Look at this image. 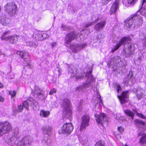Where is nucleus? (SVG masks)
<instances>
[{
	"label": "nucleus",
	"mask_w": 146,
	"mask_h": 146,
	"mask_svg": "<svg viewBox=\"0 0 146 146\" xmlns=\"http://www.w3.org/2000/svg\"><path fill=\"white\" fill-rule=\"evenodd\" d=\"M5 100V98L2 96H0V102H3Z\"/></svg>",
	"instance_id": "obj_52"
},
{
	"label": "nucleus",
	"mask_w": 146,
	"mask_h": 146,
	"mask_svg": "<svg viewBox=\"0 0 146 146\" xmlns=\"http://www.w3.org/2000/svg\"><path fill=\"white\" fill-rule=\"evenodd\" d=\"M131 40V38L129 37H123L121 38L119 42L112 48L111 52H113L118 49L120 46L122 45L125 46L127 44L128 45L126 48H124L123 49L124 55L126 57H129L133 53L135 50L134 45L133 44L128 42Z\"/></svg>",
	"instance_id": "obj_1"
},
{
	"label": "nucleus",
	"mask_w": 146,
	"mask_h": 146,
	"mask_svg": "<svg viewBox=\"0 0 146 146\" xmlns=\"http://www.w3.org/2000/svg\"><path fill=\"white\" fill-rule=\"evenodd\" d=\"M118 130L121 133H122L124 131V129L121 126H120L118 127Z\"/></svg>",
	"instance_id": "obj_46"
},
{
	"label": "nucleus",
	"mask_w": 146,
	"mask_h": 146,
	"mask_svg": "<svg viewBox=\"0 0 146 146\" xmlns=\"http://www.w3.org/2000/svg\"><path fill=\"white\" fill-rule=\"evenodd\" d=\"M137 115L141 118L146 119V117L141 113H137Z\"/></svg>",
	"instance_id": "obj_43"
},
{
	"label": "nucleus",
	"mask_w": 146,
	"mask_h": 146,
	"mask_svg": "<svg viewBox=\"0 0 146 146\" xmlns=\"http://www.w3.org/2000/svg\"><path fill=\"white\" fill-rule=\"evenodd\" d=\"M129 92V91H123L122 92L121 96L118 95V97L122 104L126 102L125 98H127Z\"/></svg>",
	"instance_id": "obj_18"
},
{
	"label": "nucleus",
	"mask_w": 146,
	"mask_h": 146,
	"mask_svg": "<svg viewBox=\"0 0 146 146\" xmlns=\"http://www.w3.org/2000/svg\"><path fill=\"white\" fill-rule=\"evenodd\" d=\"M73 129V127L71 123H64L61 129L59 131L60 134H63L66 136L70 135Z\"/></svg>",
	"instance_id": "obj_6"
},
{
	"label": "nucleus",
	"mask_w": 146,
	"mask_h": 146,
	"mask_svg": "<svg viewBox=\"0 0 146 146\" xmlns=\"http://www.w3.org/2000/svg\"><path fill=\"white\" fill-rule=\"evenodd\" d=\"M56 42H54L51 45L52 47L55 46L56 45Z\"/></svg>",
	"instance_id": "obj_54"
},
{
	"label": "nucleus",
	"mask_w": 146,
	"mask_h": 146,
	"mask_svg": "<svg viewBox=\"0 0 146 146\" xmlns=\"http://www.w3.org/2000/svg\"><path fill=\"white\" fill-rule=\"evenodd\" d=\"M141 8L139 12L143 15L146 17V0H143L140 5Z\"/></svg>",
	"instance_id": "obj_17"
},
{
	"label": "nucleus",
	"mask_w": 146,
	"mask_h": 146,
	"mask_svg": "<svg viewBox=\"0 0 146 146\" xmlns=\"http://www.w3.org/2000/svg\"><path fill=\"white\" fill-rule=\"evenodd\" d=\"M68 72L71 74V77L73 78L75 76L76 80L79 79H83L84 77L83 74H79L78 75H77L78 72L77 69L73 65L71 66L69 68Z\"/></svg>",
	"instance_id": "obj_8"
},
{
	"label": "nucleus",
	"mask_w": 146,
	"mask_h": 146,
	"mask_svg": "<svg viewBox=\"0 0 146 146\" xmlns=\"http://www.w3.org/2000/svg\"><path fill=\"white\" fill-rule=\"evenodd\" d=\"M96 118V120L98 124H101L103 125V124L104 122H106L107 121V118L106 115L104 113H100L99 115L97 114H95Z\"/></svg>",
	"instance_id": "obj_13"
},
{
	"label": "nucleus",
	"mask_w": 146,
	"mask_h": 146,
	"mask_svg": "<svg viewBox=\"0 0 146 146\" xmlns=\"http://www.w3.org/2000/svg\"><path fill=\"white\" fill-rule=\"evenodd\" d=\"M91 85V81L87 82L85 83L84 84L82 85H80V86L77 87L76 88V90H77L80 91V90H83L85 88L90 87Z\"/></svg>",
	"instance_id": "obj_26"
},
{
	"label": "nucleus",
	"mask_w": 146,
	"mask_h": 146,
	"mask_svg": "<svg viewBox=\"0 0 146 146\" xmlns=\"http://www.w3.org/2000/svg\"><path fill=\"white\" fill-rule=\"evenodd\" d=\"M137 1V0H127V1L128 4L133 5Z\"/></svg>",
	"instance_id": "obj_42"
},
{
	"label": "nucleus",
	"mask_w": 146,
	"mask_h": 146,
	"mask_svg": "<svg viewBox=\"0 0 146 146\" xmlns=\"http://www.w3.org/2000/svg\"><path fill=\"white\" fill-rule=\"evenodd\" d=\"M145 91V89L140 86H138L133 90V92L135 93L136 96L138 100H141L143 97Z\"/></svg>",
	"instance_id": "obj_10"
},
{
	"label": "nucleus",
	"mask_w": 146,
	"mask_h": 146,
	"mask_svg": "<svg viewBox=\"0 0 146 146\" xmlns=\"http://www.w3.org/2000/svg\"><path fill=\"white\" fill-rule=\"evenodd\" d=\"M85 76L86 77H89V79H90L91 81H92L93 80V77H92L91 75V72H88L87 73Z\"/></svg>",
	"instance_id": "obj_38"
},
{
	"label": "nucleus",
	"mask_w": 146,
	"mask_h": 146,
	"mask_svg": "<svg viewBox=\"0 0 146 146\" xmlns=\"http://www.w3.org/2000/svg\"><path fill=\"white\" fill-rule=\"evenodd\" d=\"M42 142L45 146H50L51 145V140L48 137H45L44 139L42 140Z\"/></svg>",
	"instance_id": "obj_27"
},
{
	"label": "nucleus",
	"mask_w": 146,
	"mask_h": 146,
	"mask_svg": "<svg viewBox=\"0 0 146 146\" xmlns=\"http://www.w3.org/2000/svg\"><path fill=\"white\" fill-rule=\"evenodd\" d=\"M133 111L134 113H136L137 115V113H138L137 112V111L136 109H133Z\"/></svg>",
	"instance_id": "obj_55"
},
{
	"label": "nucleus",
	"mask_w": 146,
	"mask_h": 146,
	"mask_svg": "<svg viewBox=\"0 0 146 146\" xmlns=\"http://www.w3.org/2000/svg\"><path fill=\"white\" fill-rule=\"evenodd\" d=\"M23 109V106L21 105L18 106L17 108L15 109V111L16 112H20L22 111Z\"/></svg>",
	"instance_id": "obj_36"
},
{
	"label": "nucleus",
	"mask_w": 146,
	"mask_h": 146,
	"mask_svg": "<svg viewBox=\"0 0 146 146\" xmlns=\"http://www.w3.org/2000/svg\"><path fill=\"white\" fill-rule=\"evenodd\" d=\"M0 23L2 25L6 26L10 22V20L7 18L5 15H2L0 16Z\"/></svg>",
	"instance_id": "obj_20"
},
{
	"label": "nucleus",
	"mask_w": 146,
	"mask_h": 146,
	"mask_svg": "<svg viewBox=\"0 0 146 146\" xmlns=\"http://www.w3.org/2000/svg\"><path fill=\"white\" fill-rule=\"evenodd\" d=\"M99 15L97 14H95L93 15L92 17V19L94 22L98 21L99 18Z\"/></svg>",
	"instance_id": "obj_35"
},
{
	"label": "nucleus",
	"mask_w": 146,
	"mask_h": 146,
	"mask_svg": "<svg viewBox=\"0 0 146 146\" xmlns=\"http://www.w3.org/2000/svg\"><path fill=\"white\" fill-rule=\"evenodd\" d=\"M2 54L1 53V51L0 50V55H1Z\"/></svg>",
	"instance_id": "obj_59"
},
{
	"label": "nucleus",
	"mask_w": 146,
	"mask_h": 146,
	"mask_svg": "<svg viewBox=\"0 0 146 146\" xmlns=\"http://www.w3.org/2000/svg\"><path fill=\"white\" fill-rule=\"evenodd\" d=\"M56 90L55 88H53V89L51 90L49 93V94L50 95H52L53 94V93H56Z\"/></svg>",
	"instance_id": "obj_44"
},
{
	"label": "nucleus",
	"mask_w": 146,
	"mask_h": 146,
	"mask_svg": "<svg viewBox=\"0 0 146 146\" xmlns=\"http://www.w3.org/2000/svg\"><path fill=\"white\" fill-rule=\"evenodd\" d=\"M124 120H125V119H123L122 120L123 121Z\"/></svg>",
	"instance_id": "obj_63"
},
{
	"label": "nucleus",
	"mask_w": 146,
	"mask_h": 146,
	"mask_svg": "<svg viewBox=\"0 0 146 146\" xmlns=\"http://www.w3.org/2000/svg\"><path fill=\"white\" fill-rule=\"evenodd\" d=\"M52 127L48 125H45L42 127L43 132L48 135H50L52 133Z\"/></svg>",
	"instance_id": "obj_24"
},
{
	"label": "nucleus",
	"mask_w": 146,
	"mask_h": 146,
	"mask_svg": "<svg viewBox=\"0 0 146 146\" xmlns=\"http://www.w3.org/2000/svg\"><path fill=\"white\" fill-rule=\"evenodd\" d=\"M119 1V0H115L112 5L110 11L111 14L115 13L118 7Z\"/></svg>",
	"instance_id": "obj_22"
},
{
	"label": "nucleus",
	"mask_w": 146,
	"mask_h": 146,
	"mask_svg": "<svg viewBox=\"0 0 146 146\" xmlns=\"http://www.w3.org/2000/svg\"><path fill=\"white\" fill-rule=\"evenodd\" d=\"M18 54L21 56V58L23 59L24 61L27 62L26 65H24L25 68L26 66H28L29 68H31V65L29 63V54L28 52H23L18 51L17 52Z\"/></svg>",
	"instance_id": "obj_14"
},
{
	"label": "nucleus",
	"mask_w": 146,
	"mask_h": 146,
	"mask_svg": "<svg viewBox=\"0 0 146 146\" xmlns=\"http://www.w3.org/2000/svg\"><path fill=\"white\" fill-rule=\"evenodd\" d=\"M96 146H105L104 143L102 140L96 143Z\"/></svg>",
	"instance_id": "obj_40"
},
{
	"label": "nucleus",
	"mask_w": 146,
	"mask_h": 146,
	"mask_svg": "<svg viewBox=\"0 0 146 146\" xmlns=\"http://www.w3.org/2000/svg\"><path fill=\"white\" fill-rule=\"evenodd\" d=\"M63 105L64 109L63 115L64 116L66 117H69L71 116L72 111L70 109V102L69 100L67 98L64 99L63 101Z\"/></svg>",
	"instance_id": "obj_5"
},
{
	"label": "nucleus",
	"mask_w": 146,
	"mask_h": 146,
	"mask_svg": "<svg viewBox=\"0 0 146 146\" xmlns=\"http://www.w3.org/2000/svg\"><path fill=\"white\" fill-rule=\"evenodd\" d=\"M139 143L141 144H146V134H144L140 139Z\"/></svg>",
	"instance_id": "obj_32"
},
{
	"label": "nucleus",
	"mask_w": 146,
	"mask_h": 146,
	"mask_svg": "<svg viewBox=\"0 0 146 146\" xmlns=\"http://www.w3.org/2000/svg\"><path fill=\"white\" fill-rule=\"evenodd\" d=\"M121 61V59L119 56H116L113 58H112L110 60V64H112V62H113V63H119Z\"/></svg>",
	"instance_id": "obj_28"
},
{
	"label": "nucleus",
	"mask_w": 146,
	"mask_h": 146,
	"mask_svg": "<svg viewBox=\"0 0 146 146\" xmlns=\"http://www.w3.org/2000/svg\"><path fill=\"white\" fill-rule=\"evenodd\" d=\"M142 55L141 53L136 55L134 58V63L135 65H138L140 64L142 60Z\"/></svg>",
	"instance_id": "obj_25"
},
{
	"label": "nucleus",
	"mask_w": 146,
	"mask_h": 146,
	"mask_svg": "<svg viewBox=\"0 0 146 146\" xmlns=\"http://www.w3.org/2000/svg\"><path fill=\"white\" fill-rule=\"evenodd\" d=\"M12 78H10V79H12Z\"/></svg>",
	"instance_id": "obj_61"
},
{
	"label": "nucleus",
	"mask_w": 146,
	"mask_h": 146,
	"mask_svg": "<svg viewBox=\"0 0 146 146\" xmlns=\"http://www.w3.org/2000/svg\"><path fill=\"white\" fill-rule=\"evenodd\" d=\"M142 43L143 46L146 47V37L143 39L142 41Z\"/></svg>",
	"instance_id": "obj_48"
},
{
	"label": "nucleus",
	"mask_w": 146,
	"mask_h": 146,
	"mask_svg": "<svg viewBox=\"0 0 146 146\" xmlns=\"http://www.w3.org/2000/svg\"><path fill=\"white\" fill-rule=\"evenodd\" d=\"M124 111L126 115L131 117L133 119L134 114L132 112L129 110H124Z\"/></svg>",
	"instance_id": "obj_30"
},
{
	"label": "nucleus",
	"mask_w": 146,
	"mask_h": 146,
	"mask_svg": "<svg viewBox=\"0 0 146 146\" xmlns=\"http://www.w3.org/2000/svg\"><path fill=\"white\" fill-rule=\"evenodd\" d=\"M3 85L0 82V88H2L3 87Z\"/></svg>",
	"instance_id": "obj_57"
},
{
	"label": "nucleus",
	"mask_w": 146,
	"mask_h": 146,
	"mask_svg": "<svg viewBox=\"0 0 146 146\" xmlns=\"http://www.w3.org/2000/svg\"><path fill=\"white\" fill-rule=\"evenodd\" d=\"M81 108H82V106H80V107L78 108V110L80 111L81 110Z\"/></svg>",
	"instance_id": "obj_58"
},
{
	"label": "nucleus",
	"mask_w": 146,
	"mask_h": 146,
	"mask_svg": "<svg viewBox=\"0 0 146 146\" xmlns=\"http://www.w3.org/2000/svg\"><path fill=\"white\" fill-rule=\"evenodd\" d=\"M38 102L34 100L32 98H30L26 101H25L23 103L22 106L27 110H29V106L31 105L34 109H36L34 106H36L38 105Z\"/></svg>",
	"instance_id": "obj_9"
},
{
	"label": "nucleus",
	"mask_w": 146,
	"mask_h": 146,
	"mask_svg": "<svg viewBox=\"0 0 146 146\" xmlns=\"http://www.w3.org/2000/svg\"><path fill=\"white\" fill-rule=\"evenodd\" d=\"M19 134V131L15 130L13 132L12 135L9 138V141L11 144L13 146H29L33 141V137L30 136H27L24 137L21 141L17 137Z\"/></svg>",
	"instance_id": "obj_2"
},
{
	"label": "nucleus",
	"mask_w": 146,
	"mask_h": 146,
	"mask_svg": "<svg viewBox=\"0 0 146 146\" xmlns=\"http://www.w3.org/2000/svg\"><path fill=\"white\" fill-rule=\"evenodd\" d=\"M35 38L38 41H42L43 40V38L42 37V34L38 33L36 34L35 36Z\"/></svg>",
	"instance_id": "obj_31"
},
{
	"label": "nucleus",
	"mask_w": 146,
	"mask_h": 146,
	"mask_svg": "<svg viewBox=\"0 0 146 146\" xmlns=\"http://www.w3.org/2000/svg\"><path fill=\"white\" fill-rule=\"evenodd\" d=\"M77 35L74 31L67 34L65 40V43L67 44H69L72 40L77 38Z\"/></svg>",
	"instance_id": "obj_12"
},
{
	"label": "nucleus",
	"mask_w": 146,
	"mask_h": 146,
	"mask_svg": "<svg viewBox=\"0 0 146 146\" xmlns=\"http://www.w3.org/2000/svg\"><path fill=\"white\" fill-rule=\"evenodd\" d=\"M19 36L17 35H14L10 36H7L5 38L6 40L9 41L12 43H15L17 41Z\"/></svg>",
	"instance_id": "obj_23"
},
{
	"label": "nucleus",
	"mask_w": 146,
	"mask_h": 146,
	"mask_svg": "<svg viewBox=\"0 0 146 146\" xmlns=\"http://www.w3.org/2000/svg\"><path fill=\"white\" fill-rule=\"evenodd\" d=\"M61 28L63 29V31H64L68 30L70 29V27H67L63 24L62 25Z\"/></svg>",
	"instance_id": "obj_39"
},
{
	"label": "nucleus",
	"mask_w": 146,
	"mask_h": 146,
	"mask_svg": "<svg viewBox=\"0 0 146 146\" xmlns=\"http://www.w3.org/2000/svg\"><path fill=\"white\" fill-rule=\"evenodd\" d=\"M50 113L49 111H46L44 110H42L40 113V115L44 117H47L50 115Z\"/></svg>",
	"instance_id": "obj_29"
},
{
	"label": "nucleus",
	"mask_w": 146,
	"mask_h": 146,
	"mask_svg": "<svg viewBox=\"0 0 146 146\" xmlns=\"http://www.w3.org/2000/svg\"><path fill=\"white\" fill-rule=\"evenodd\" d=\"M11 124L7 121H4L0 123V137L2 136L11 129Z\"/></svg>",
	"instance_id": "obj_7"
},
{
	"label": "nucleus",
	"mask_w": 146,
	"mask_h": 146,
	"mask_svg": "<svg viewBox=\"0 0 146 146\" xmlns=\"http://www.w3.org/2000/svg\"><path fill=\"white\" fill-rule=\"evenodd\" d=\"M100 101H99V103L101 105V104H103V102H102V99H100Z\"/></svg>",
	"instance_id": "obj_56"
},
{
	"label": "nucleus",
	"mask_w": 146,
	"mask_h": 146,
	"mask_svg": "<svg viewBox=\"0 0 146 146\" xmlns=\"http://www.w3.org/2000/svg\"><path fill=\"white\" fill-rule=\"evenodd\" d=\"M44 92L41 90L38 86H35V89L34 93L38 98L41 99L43 98L44 96Z\"/></svg>",
	"instance_id": "obj_19"
},
{
	"label": "nucleus",
	"mask_w": 146,
	"mask_h": 146,
	"mask_svg": "<svg viewBox=\"0 0 146 146\" xmlns=\"http://www.w3.org/2000/svg\"><path fill=\"white\" fill-rule=\"evenodd\" d=\"M86 45V43L72 44L70 45V47L73 52L76 53L84 48Z\"/></svg>",
	"instance_id": "obj_11"
},
{
	"label": "nucleus",
	"mask_w": 146,
	"mask_h": 146,
	"mask_svg": "<svg viewBox=\"0 0 146 146\" xmlns=\"http://www.w3.org/2000/svg\"><path fill=\"white\" fill-rule=\"evenodd\" d=\"M10 32V31H8L4 33L1 36V40H6L5 38L7 37H6V36L9 35Z\"/></svg>",
	"instance_id": "obj_34"
},
{
	"label": "nucleus",
	"mask_w": 146,
	"mask_h": 146,
	"mask_svg": "<svg viewBox=\"0 0 146 146\" xmlns=\"http://www.w3.org/2000/svg\"><path fill=\"white\" fill-rule=\"evenodd\" d=\"M105 21H102L98 23L94 27V29L96 31H99L103 29L106 25Z\"/></svg>",
	"instance_id": "obj_21"
},
{
	"label": "nucleus",
	"mask_w": 146,
	"mask_h": 146,
	"mask_svg": "<svg viewBox=\"0 0 146 146\" xmlns=\"http://www.w3.org/2000/svg\"><path fill=\"white\" fill-rule=\"evenodd\" d=\"M84 31V30H82V31Z\"/></svg>",
	"instance_id": "obj_62"
},
{
	"label": "nucleus",
	"mask_w": 146,
	"mask_h": 146,
	"mask_svg": "<svg viewBox=\"0 0 146 146\" xmlns=\"http://www.w3.org/2000/svg\"><path fill=\"white\" fill-rule=\"evenodd\" d=\"M111 0H102V3L104 5H106Z\"/></svg>",
	"instance_id": "obj_45"
},
{
	"label": "nucleus",
	"mask_w": 146,
	"mask_h": 146,
	"mask_svg": "<svg viewBox=\"0 0 146 146\" xmlns=\"http://www.w3.org/2000/svg\"><path fill=\"white\" fill-rule=\"evenodd\" d=\"M9 94L11 95L12 97H14L16 95V92L15 90H11L9 92Z\"/></svg>",
	"instance_id": "obj_41"
},
{
	"label": "nucleus",
	"mask_w": 146,
	"mask_h": 146,
	"mask_svg": "<svg viewBox=\"0 0 146 146\" xmlns=\"http://www.w3.org/2000/svg\"><path fill=\"white\" fill-rule=\"evenodd\" d=\"M116 86L117 88V92L118 93L119 90H121V88L120 85L119 84H116Z\"/></svg>",
	"instance_id": "obj_50"
},
{
	"label": "nucleus",
	"mask_w": 146,
	"mask_h": 146,
	"mask_svg": "<svg viewBox=\"0 0 146 146\" xmlns=\"http://www.w3.org/2000/svg\"><path fill=\"white\" fill-rule=\"evenodd\" d=\"M123 82L124 84L127 86L128 84V80L127 79H125L123 80Z\"/></svg>",
	"instance_id": "obj_51"
},
{
	"label": "nucleus",
	"mask_w": 146,
	"mask_h": 146,
	"mask_svg": "<svg viewBox=\"0 0 146 146\" xmlns=\"http://www.w3.org/2000/svg\"><path fill=\"white\" fill-rule=\"evenodd\" d=\"M125 146H129L127 145V144H125Z\"/></svg>",
	"instance_id": "obj_60"
},
{
	"label": "nucleus",
	"mask_w": 146,
	"mask_h": 146,
	"mask_svg": "<svg viewBox=\"0 0 146 146\" xmlns=\"http://www.w3.org/2000/svg\"><path fill=\"white\" fill-rule=\"evenodd\" d=\"M93 23L94 22H92L89 24H87L85 26H84V28H88L90 27V26H91L92 25Z\"/></svg>",
	"instance_id": "obj_47"
},
{
	"label": "nucleus",
	"mask_w": 146,
	"mask_h": 146,
	"mask_svg": "<svg viewBox=\"0 0 146 146\" xmlns=\"http://www.w3.org/2000/svg\"><path fill=\"white\" fill-rule=\"evenodd\" d=\"M89 118L88 115H84L82 117V121L80 128V131H82L83 129L89 125Z\"/></svg>",
	"instance_id": "obj_15"
},
{
	"label": "nucleus",
	"mask_w": 146,
	"mask_h": 146,
	"mask_svg": "<svg viewBox=\"0 0 146 146\" xmlns=\"http://www.w3.org/2000/svg\"><path fill=\"white\" fill-rule=\"evenodd\" d=\"M142 21L139 15L137 14L131 15L125 22V27L128 30L133 29L137 25H141L142 23Z\"/></svg>",
	"instance_id": "obj_3"
},
{
	"label": "nucleus",
	"mask_w": 146,
	"mask_h": 146,
	"mask_svg": "<svg viewBox=\"0 0 146 146\" xmlns=\"http://www.w3.org/2000/svg\"><path fill=\"white\" fill-rule=\"evenodd\" d=\"M48 35L46 33H44L42 34V37L43 38V40L44 39H46L48 38Z\"/></svg>",
	"instance_id": "obj_49"
},
{
	"label": "nucleus",
	"mask_w": 146,
	"mask_h": 146,
	"mask_svg": "<svg viewBox=\"0 0 146 146\" xmlns=\"http://www.w3.org/2000/svg\"><path fill=\"white\" fill-rule=\"evenodd\" d=\"M144 134H144L143 132L142 133H139L138 134V136H140L141 135H143Z\"/></svg>",
	"instance_id": "obj_53"
},
{
	"label": "nucleus",
	"mask_w": 146,
	"mask_h": 146,
	"mask_svg": "<svg viewBox=\"0 0 146 146\" xmlns=\"http://www.w3.org/2000/svg\"><path fill=\"white\" fill-rule=\"evenodd\" d=\"M133 73V72L131 71L129 72L128 75V78H130V80H133V79L135 78V76H134Z\"/></svg>",
	"instance_id": "obj_37"
},
{
	"label": "nucleus",
	"mask_w": 146,
	"mask_h": 146,
	"mask_svg": "<svg viewBox=\"0 0 146 146\" xmlns=\"http://www.w3.org/2000/svg\"><path fill=\"white\" fill-rule=\"evenodd\" d=\"M134 122L135 125L138 127L143 130L146 129V125L145 121L141 119H137L135 120Z\"/></svg>",
	"instance_id": "obj_16"
},
{
	"label": "nucleus",
	"mask_w": 146,
	"mask_h": 146,
	"mask_svg": "<svg viewBox=\"0 0 146 146\" xmlns=\"http://www.w3.org/2000/svg\"><path fill=\"white\" fill-rule=\"evenodd\" d=\"M27 44L28 46L36 48L37 46V45L35 43L31 41H29L27 42Z\"/></svg>",
	"instance_id": "obj_33"
},
{
	"label": "nucleus",
	"mask_w": 146,
	"mask_h": 146,
	"mask_svg": "<svg viewBox=\"0 0 146 146\" xmlns=\"http://www.w3.org/2000/svg\"><path fill=\"white\" fill-rule=\"evenodd\" d=\"M5 11L10 16H13L17 10V5L14 3H7L5 7Z\"/></svg>",
	"instance_id": "obj_4"
}]
</instances>
